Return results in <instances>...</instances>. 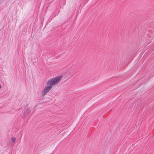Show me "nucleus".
I'll use <instances>...</instances> for the list:
<instances>
[{"instance_id": "nucleus-1", "label": "nucleus", "mask_w": 154, "mask_h": 154, "mask_svg": "<svg viewBox=\"0 0 154 154\" xmlns=\"http://www.w3.org/2000/svg\"><path fill=\"white\" fill-rule=\"evenodd\" d=\"M61 77V76H57L48 80L47 82V85H49L50 86H51V87L52 88L53 86L56 85L60 81Z\"/></svg>"}, {"instance_id": "nucleus-2", "label": "nucleus", "mask_w": 154, "mask_h": 154, "mask_svg": "<svg viewBox=\"0 0 154 154\" xmlns=\"http://www.w3.org/2000/svg\"><path fill=\"white\" fill-rule=\"evenodd\" d=\"M51 86L47 85L45 86L43 91L42 94L43 96H45L51 89Z\"/></svg>"}, {"instance_id": "nucleus-3", "label": "nucleus", "mask_w": 154, "mask_h": 154, "mask_svg": "<svg viewBox=\"0 0 154 154\" xmlns=\"http://www.w3.org/2000/svg\"><path fill=\"white\" fill-rule=\"evenodd\" d=\"M11 140H12V142H14L16 140V138L15 137H12L11 138Z\"/></svg>"}, {"instance_id": "nucleus-4", "label": "nucleus", "mask_w": 154, "mask_h": 154, "mask_svg": "<svg viewBox=\"0 0 154 154\" xmlns=\"http://www.w3.org/2000/svg\"><path fill=\"white\" fill-rule=\"evenodd\" d=\"M2 88L1 85H0V89H1Z\"/></svg>"}]
</instances>
